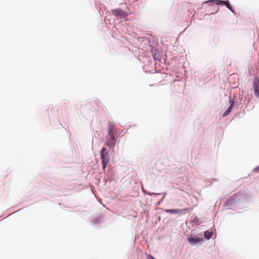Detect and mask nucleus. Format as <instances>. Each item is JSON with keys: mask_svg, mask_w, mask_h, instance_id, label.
<instances>
[{"mask_svg": "<svg viewBox=\"0 0 259 259\" xmlns=\"http://www.w3.org/2000/svg\"><path fill=\"white\" fill-rule=\"evenodd\" d=\"M101 157L103 168L105 169L109 162V153L106 148L103 147L101 151Z\"/></svg>", "mask_w": 259, "mask_h": 259, "instance_id": "f257e3e1", "label": "nucleus"}, {"mask_svg": "<svg viewBox=\"0 0 259 259\" xmlns=\"http://www.w3.org/2000/svg\"><path fill=\"white\" fill-rule=\"evenodd\" d=\"M115 131L114 126L111 123L108 125V135L110 137V142L113 143L114 141V132Z\"/></svg>", "mask_w": 259, "mask_h": 259, "instance_id": "f03ea898", "label": "nucleus"}, {"mask_svg": "<svg viewBox=\"0 0 259 259\" xmlns=\"http://www.w3.org/2000/svg\"><path fill=\"white\" fill-rule=\"evenodd\" d=\"M189 209L188 208H184L183 209H165V212L169 213H177V214H183L186 211H189Z\"/></svg>", "mask_w": 259, "mask_h": 259, "instance_id": "7ed1b4c3", "label": "nucleus"}, {"mask_svg": "<svg viewBox=\"0 0 259 259\" xmlns=\"http://www.w3.org/2000/svg\"><path fill=\"white\" fill-rule=\"evenodd\" d=\"M188 241L192 245L199 243L202 241V239H200L196 236L191 235L190 237L188 238Z\"/></svg>", "mask_w": 259, "mask_h": 259, "instance_id": "20e7f679", "label": "nucleus"}, {"mask_svg": "<svg viewBox=\"0 0 259 259\" xmlns=\"http://www.w3.org/2000/svg\"><path fill=\"white\" fill-rule=\"evenodd\" d=\"M253 86L254 89V95L257 98H259V87L258 83L257 82H254Z\"/></svg>", "mask_w": 259, "mask_h": 259, "instance_id": "39448f33", "label": "nucleus"}, {"mask_svg": "<svg viewBox=\"0 0 259 259\" xmlns=\"http://www.w3.org/2000/svg\"><path fill=\"white\" fill-rule=\"evenodd\" d=\"M212 234L213 232L212 231H206L204 232V235L205 238L209 239L212 237Z\"/></svg>", "mask_w": 259, "mask_h": 259, "instance_id": "423d86ee", "label": "nucleus"}, {"mask_svg": "<svg viewBox=\"0 0 259 259\" xmlns=\"http://www.w3.org/2000/svg\"><path fill=\"white\" fill-rule=\"evenodd\" d=\"M112 13L115 16H118L122 13V11L120 9L114 10L112 11Z\"/></svg>", "mask_w": 259, "mask_h": 259, "instance_id": "0eeeda50", "label": "nucleus"}, {"mask_svg": "<svg viewBox=\"0 0 259 259\" xmlns=\"http://www.w3.org/2000/svg\"><path fill=\"white\" fill-rule=\"evenodd\" d=\"M224 5H225L231 11H232L233 13H234V10L231 6L228 1H227L226 3L224 4Z\"/></svg>", "mask_w": 259, "mask_h": 259, "instance_id": "6e6552de", "label": "nucleus"}, {"mask_svg": "<svg viewBox=\"0 0 259 259\" xmlns=\"http://www.w3.org/2000/svg\"><path fill=\"white\" fill-rule=\"evenodd\" d=\"M232 107H230L223 114L224 116L227 115L231 111Z\"/></svg>", "mask_w": 259, "mask_h": 259, "instance_id": "1a4fd4ad", "label": "nucleus"}, {"mask_svg": "<svg viewBox=\"0 0 259 259\" xmlns=\"http://www.w3.org/2000/svg\"><path fill=\"white\" fill-rule=\"evenodd\" d=\"M226 2H227V1H218L217 2V5H224V4H225L226 3Z\"/></svg>", "mask_w": 259, "mask_h": 259, "instance_id": "9d476101", "label": "nucleus"}, {"mask_svg": "<svg viewBox=\"0 0 259 259\" xmlns=\"http://www.w3.org/2000/svg\"><path fill=\"white\" fill-rule=\"evenodd\" d=\"M147 259H155L153 256L151 255H148L147 256Z\"/></svg>", "mask_w": 259, "mask_h": 259, "instance_id": "9b49d317", "label": "nucleus"}, {"mask_svg": "<svg viewBox=\"0 0 259 259\" xmlns=\"http://www.w3.org/2000/svg\"><path fill=\"white\" fill-rule=\"evenodd\" d=\"M254 171H259V166H257L256 167H255V168L254 169Z\"/></svg>", "mask_w": 259, "mask_h": 259, "instance_id": "f8f14e48", "label": "nucleus"}]
</instances>
